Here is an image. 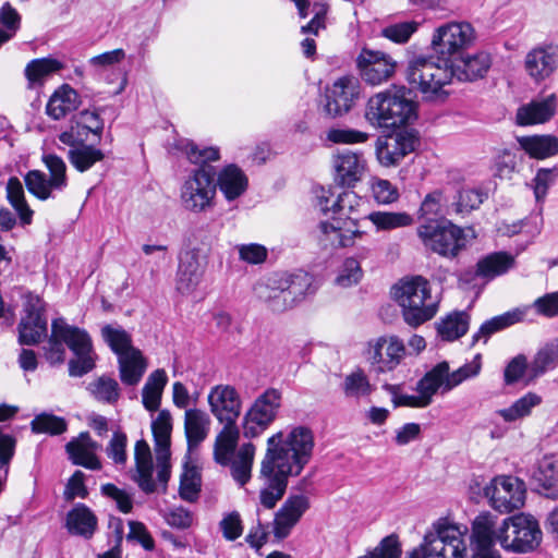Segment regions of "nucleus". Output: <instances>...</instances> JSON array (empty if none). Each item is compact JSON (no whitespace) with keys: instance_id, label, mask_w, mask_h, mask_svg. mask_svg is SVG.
I'll return each instance as SVG.
<instances>
[{"instance_id":"69168bd1","label":"nucleus","mask_w":558,"mask_h":558,"mask_svg":"<svg viewBox=\"0 0 558 558\" xmlns=\"http://www.w3.org/2000/svg\"><path fill=\"white\" fill-rule=\"evenodd\" d=\"M529 311L527 306L517 307L508 311L501 315H497L490 318V333L501 331L517 323L524 319Z\"/></svg>"},{"instance_id":"4468645a","label":"nucleus","mask_w":558,"mask_h":558,"mask_svg":"<svg viewBox=\"0 0 558 558\" xmlns=\"http://www.w3.org/2000/svg\"><path fill=\"white\" fill-rule=\"evenodd\" d=\"M360 95L359 80L352 75L337 78L325 89L324 112L336 119L349 113Z\"/></svg>"},{"instance_id":"bb28decb","label":"nucleus","mask_w":558,"mask_h":558,"mask_svg":"<svg viewBox=\"0 0 558 558\" xmlns=\"http://www.w3.org/2000/svg\"><path fill=\"white\" fill-rule=\"evenodd\" d=\"M558 56L551 48L537 47L525 56L524 69L535 82L549 77L557 68Z\"/></svg>"},{"instance_id":"7ed1b4c3","label":"nucleus","mask_w":558,"mask_h":558,"mask_svg":"<svg viewBox=\"0 0 558 558\" xmlns=\"http://www.w3.org/2000/svg\"><path fill=\"white\" fill-rule=\"evenodd\" d=\"M64 344L73 352L75 359L69 361V374L82 377L95 367L92 338L85 329L69 325L59 317L51 323V335L45 350V357L51 364H62L65 360Z\"/></svg>"},{"instance_id":"39448f33","label":"nucleus","mask_w":558,"mask_h":558,"mask_svg":"<svg viewBox=\"0 0 558 558\" xmlns=\"http://www.w3.org/2000/svg\"><path fill=\"white\" fill-rule=\"evenodd\" d=\"M440 62L423 54L414 56L408 62L407 81L424 100L442 102L448 97L444 87L452 82V71L446 61Z\"/></svg>"},{"instance_id":"aec40b11","label":"nucleus","mask_w":558,"mask_h":558,"mask_svg":"<svg viewBox=\"0 0 558 558\" xmlns=\"http://www.w3.org/2000/svg\"><path fill=\"white\" fill-rule=\"evenodd\" d=\"M211 413L222 424H236L241 413V399L235 388L226 386L214 387L208 395Z\"/></svg>"},{"instance_id":"5701e85b","label":"nucleus","mask_w":558,"mask_h":558,"mask_svg":"<svg viewBox=\"0 0 558 558\" xmlns=\"http://www.w3.org/2000/svg\"><path fill=\"white\" fill-rule=\"evenodd\" d=\"M205 267L201 264L198 250L192 248L179 258L175 288L181 294H190L202 281Z\"/></svg>"},{"instance_id":"cd10ccee","label":"nucleus","mask_w":558,"mask_h":558,"mask_svg":"<svg viewBox=\"0 0 558 558\" xmlns=\"http://www.w3.org/2000/svg\"><path fill=\"white\" fill-rule=\"evenodd\" d=\"M533 489L548 499H558V469L553 458L538 461L532 475Z\"/></svg>"},{"instance_id":"1a4fd4ad","label":"nucleus","mask_w":558,"mask_h":558,"mask_svg":"<svg viewBox=\"0 0 558 558\" xmlns=\"http://www.w3.org/2000/svg\"><path fill=\"white\" fill-rule=\"evenodd\" d=\"M424 247L446 258H454L466 245L462 228L445 218H429L416 229Z\"/></svg>"},{"instance_id":"c85d7f7f","label":"nucleus","mask_w":558,"mask_h":558,"mask_svg":"<svg viewBox=\"0 0 558 558\" xmlns=\"http://www.w3.org/2000/svg\"><path fill=\"white\" fill-rule=\"evenodd\" d=\"M452 78L459 81H474L482 78L488 71V54L482 52L480 54L456 57L448 62Z\"/></svg>"},{"instance_id":"338daca9","label":"nucleus","mask_w":558,"mask_h":558,"mask_svg":"<svg viewBox=\"0 0 558 558\" xmlns=\"http://www.w3.org/2000/svg\"><path fill=\"white\" fill-rule=\"evenodd\" d=\"M483 202V195L473 189H463L459 191L457 201L453 203L454 211L458 214H468L477 208Z\"/></svg>"},{"instance_id":"4d7b16f0","label":"nucleus","mask_w":558,"mask_h":558,"mask_svg":"<svg viewBox=\"0 0 558 558\" xmlns=\"http://www.w3.org/2000/svg\"><path fill=\"white\" fill-rule=\"evenodd\" d=\"M363 277V270L360 260L356 257H348L344 259L336 283L340 287L348 288L360 282Z\"/></svg>"},{"instance_id":"bf43d9fd","label":"nucleus","mask_w":558,"mask_h":558,"mask_svg":"<svg viewBox=\"0 0 558 558\" xmlns=\"http://www.w3.org/2000/svg\"><path fill=\"white\" fill-rule=\"evenodd\" d=\"M514 150V148H502L496 151L494 157L495 177L499 179L511 178L517 165Z\"/></svg>"},{"instance_id":"f8f14e48","label":"nucleus","mask_w":558,"mask_h":558,"mask_svg":"<svg viewBox=\"0 0 558 558\" xmlns=\"http://www.w3.org/2000/svg\"><path fill=\"white\" fill-rule=\"evenodd\" d=\"M216 169L205 166L192 171L181 190V202L186 210L202 213L213 207L216 195Z\"/></svg>"},{"instance_id":"0e129e2a","label":"nucleus","mask_w":558,"mask_h":558,"mask_svg":"<svg viewBox=\"0 0 558 558\" xmlns=\"http://www.w3.org/2000/svg\"><path fill=\"white\" fill-rule=\"evenodd\" d=\"M518 255L519 252L514 255L506 251L490 253V280L514 268Z\"/></svg>"},{"instance_id":"e2e57ef3","label":"nucleus","mask_w":558,"mask_h":558,"mask_svg":"<svg viewBox=\"0 0 558 558\" xmlns=\"http://www.w3.org/2000/svg\"><path fill=\"white\" fill-rule=\"evenodd\" d=\"M442 192L433 191L428 193L423 199L420 210L418 219L425 222L429 218H444L441 214Z\"/></svg>"},{"instance_id":"412c9836","label":"nucleus","mask_w":558,"mask_h":558,"mask_svg":"<svg viewBox=\"0 0 558 558\" xmlns=\"http://www.w3.org/2000/svg\"><path fill=\"white\" fill-rule=\"evenodd\" d=\"M333 180L338 186L353 187L362 179L365 160L362 155L344 149L332 157Z\"/></svg>"},{"instance_id":"2eb2a0df","label":"nucleus","mask_w":558,"mask_h":558,"mask_svg":"<svg viewBox=\"0 0 558 558\" xmlns=\"http://www.w3.org/2000/svg\"><path fill=\"white\" fill-rule=\"evenodd\" d=\"M525 484L512 475H497L490 480V507L500 513L521 508L525 501Z\"/></svg>"},{"instance_id":"de8ad7c7","label":"nucleus","mask_w":558,"mask_h":558,"mask_svg":"<svg viewBox=\"0 0 558 558\" xmlns=\"http://www.w3.org/2000/svg\"><path fill=\"white\" fill-rule=\"evenodd\" d=\"M367 219L376 227L377 231H391L398 228L409 227L413 218L408 213L373 211Z\"/></svg>"},{"instance_id":"c756f323","label":"nucleus","mask_w":558,"mask_h":558,"mask_svg":"<svg viewBox=\"0 0 558 558\" xmlns=\"http://www.w3.org/2000/svg\"><path fill=\"white\" fill-rule=\"evenodd\" d=\"M97 517L85 504H76L66 514L65 526L72 535L90 539L97 530Z\"/></svg>"},{"instance_id":"3c124183","label":"nucleus","mask_w":558,"mask_h":558,"mask_svg":"<svg viewBox=\"0 0 558 558\" xmlns=\"http://www.w3.org/2000/svg\"><path fill=\"white\" fill-rule=\"evenodd\" d=\"M542 402V398L534 393L527 392L518 399L511 407L496 412L506 422H514L531 413V410Z\"/></svg>"},{"instance_id":"dca6fc26","label":"nucleus","mask_w":558,"mask_h":558,"mask_svg":"<svg viewBox=\"0 0 558 558\" xmlns=\"http://www.w3.org/2000/svg\"><path fill=\"white\" fill-rule=\"evenodd\" d=\"M25 315L19 324V342L35 345L48 336L45 305L39 296H29L24 306Z\"/></svg>"},{"instance_id":"603ef678","label":"nucleus","mask_w":558,"mask_h":558,"mask_svg":"<svg viewBox=\"0 0 558 558\" xmlns=\"http://www.w3.org/2000/svg\"><path fill=\"white\" fill-rule=\"evenodd\" d=\"M32 432L35 434H48L57 436L63 434L68 428L66 421L52 413L43 412L35 415L31 422Z\"/></svg>"},{"instance_id":"0eeeda50","label":"nucleus","mask_w":558,"mask_h":558,"mask_svg":"<svg viewBox=\"0 0 558 558\" xmlns=\"http://www.w3.org/2000/svg\"><path fill=\"white\" fill-rule=\"evenodd\" d=\"M407 88L386 90L372 96L366 105L365 119L376 128H399L415 119V104L407 97Z\"/></svg>"},{"instance_id":"2f4dec72","label":"nucleus","mask_w":558,"mask_h":558,"mask_svg":"<svg viewBox=\"0 0 558 558\" xmlns=\"http://www.w3.org/2000/svg\"><path fill=\"white\" fill-rule=\"evenodd\" d=\"M134 458L136 465V482L140 488L151 494L156 492V484L153 480V459L148 444L144 439H140L135 444Z\"/></svg>"},{"instance_id":"393cba45","label":"nucleus","mask_w":558,"mask_h":558,"mask_svg":"<svg viewBox=\"0 0 558 558\" xmlns=\"http://www.w3.org/2000/svg\"><path fill=\"white\" fill-rule=\"evenodd\" d=\"M312 284L308 274H295L289 276L271 295L272 308L283 311L293 303L301 301Z\"/></svg>"},{"instance_id":"e433bc0d","label":"nucleus","mask_w":558,"mask_h":558,"mask_svg":"<svg viewBox=\"0 0 558 558\" xmlns=\"http://www.w3.org/2000/svg\"><path fill=\"white\" fill-rule=\"evenodd\" d=\"M558 365V339H554L541 348L535 354L529 367V378L525 384L529 385L535 378L545 374L547 371Z\"/></svg>"},{"instance_id":"774afa93","label":"nucleus","mask_w":558,"mask_h":558,"mask_svg":"<svg viewBox=\"0 0 558 558\" xmlns=\"http://www.w3.org/2000/svg\"><path fill=\"white\" fill-rule=\"evenodd\" d=\"M219 529L227 541H235L243 533V523L238 511L226 513L219 522Z\"/></svg>"},{"instance_id":"6e6552de","label":"nucleus","mask_w":558,"mask_h":558,"mask_svg":"<svg viewBox=\"0 0 558 558\" xmlns=\"http://www.w3.org/2000/svg\"><path fill=\"white\" fill-rule=\"evenodd\" d=\"M497 541L506 550L513 553L533 551L542 542L538 521L531 514L518 513L502 520L501 525L494 530L490 520V545Z\"/></svg>"},{"instance_id":"423d86ee","label":"nucleus","mask_w":558,"mask_h":558,"mask_svg":"<svg viewBox=\"0 0 558 558\" xmlns=\"http://www.w3.org/2000/svg\"><path fill=\"white\" fill-rule=\"evenodd\" d=\"M392 294L402 307L404 322L417 327L432 319L438 310V301L430 294L429 282L422 276L401 280L392 288Z\"/></svg>"},{"instance_id":"f03ea898","label":"nucleus","mask_w":558,"mask_h":558,"mask_svg":"<svg viewBox=\"0 0 558 558\" xmlns=\"http://www.w3.org/2000/svg\"><path fill=\"white\" fill-rule=\"evenodd\" d=\"M466 527L446 520H438L432 526L418 548L421 558H488V512H481L472 523L470 536L471 556L463 539Z\"/></svg>"},{"instance_id":"09e8293b","label":"nucleus","mask_w":558,"mask_h":558,"mask_svg":"<svg viewBox=\"0 0 558 558\" xmlns=\"http://www.w3.org/2000/svg\"><path fill=\"white\" fill-rule=\"evenodd\" d=\"M27 191L40 201L53 197L54 184L47 174L40 170H31L24 175Z\"/></svg>"},{"instance_id":"9d476101","label":"nucleus","mask_w":558,"mask_h":558,"mask_svg":"<svg viewBox=\"0 0 558 558\" xmlns=\"http://www.w3.org/2000/svg\"><path fill=\"white\" fill-rule=\"evenodd\" d=\"M481 360L482 355L476 354L470 363L464 364L452 373H449V364L446 361L435 365L416 384L417 396L423 408L432 403L434 395L439 389L441 393H446L465 379L477 375L481 369Z\"/></svg>"},{"instance_id":"c9c22d12","label":"nucleus","mask_w":558,"mask_h":558,"mask_svg":"<svg viewBox=\"0 0 558 558\" xmlns=\"http://www.w3.org/2000/svg\"><path fill=\"white\" fill-rule=\"evenodd\" d=\"M520 147L535 159H545L558 154V137L550 134L518 137Z\"/></svg>"},{"instance_id":"13d9d810","label":"nucleus","mask_w":558,"mask_h":558,"mask_svg":"<svg viewBox=\"0 0 558 558\" xmlns=\"http://www.w3.org/2000/svg\"><path fill=\"white\" fill-rule=\"evenodd\" d=\"M94 138L93 131H89L84 124L73 118L70 128L59 135V141L68 146L87 144L93 142Z\"/></svg>"},{"instance_id":"4be33fe9","label":"nucleus","mask_w":558,"mask_h":558,"mask_svg":"<svg viewBox=\"0 0 558 558\" xmlns=\"http://www.w3.org/2000/svg\"><path fill=\"white\" fill-rule=\"evenodd\" d=\"M308 508L310 500L306 496L290 495L275 514V536L280 539L286 538Z\"/></svg>"},{"instance_id":"052dcab7","label":"nucleus","mask_w":558,"mask_h":558,"mask_svg":"<svg viewBox=\"0 0 558 558\" xmlns=\"http://www.w3.org/2000/svg\"><path fill=\"white\" fill-rule=\"evenodd\" d=\"M417 27L418 23L414 21L400 22L383 28L381 35L393 43L404 44L417 31Z\"/></svg>"},{"instance_id":"f704fd0d","label":"nucleus","mask_w":558,"mask_h":558,"mask_svg":"<svg viewBox=\"0 0 558 558\" xmlns=\"http://www.w3.org/2000/svg\"><path fill=\"white\" fill-rule=\"evenodd\" d=\"M223 425L216 437L214 457L218 464L227 466L231 462V458L235 456L240 430L236 424Z\"/></svg>"},{"instance_id":"ea45409f","label":"nucleus","mask_w":558,"mask_h":558,"mask_svg":"<svg viewBox=\"0 0 558 558\" xmlns=\"http://www.w3.org/2000/svg\"><path fill=\"white\" fill-rule=\"evenodd\" d=\"M167 381V374L161 368L154 371L148 376L142 391V402L146 410L156 411L159 408Z\"/></svg>"},{"instance_id":"8fccbe9b","label":"nucleus","mask_w":558,"mask_h":558,"mask_svg":"<svg viewBox=\"0 0 558 558\" xmlns=\"http://www.w3.org/2000/svg\"><path fill=\"white\" fill-rule=\"evenodd\" d=\"M177 148L184 151L192 163L198 165V168L210 166V161H216L220 158L219 149L217 147L198 148L196 144L189 140L178 141Z\"/></svg>"},{"instance_id":"6ab92c4d","label":"nucleus","mask_w":558,"mask_h":558,"mask_svg":"<svg viewBox=\"0 0 558 558\" xmlns=\"http://www.w3.org/2000/svg\"><path fill=\"white\" fill-rule=\"evenodd\" d=\"M405 354L403 341L396 336L379 337L368 343L367 360L376 373L395 369Z\"/></svg>"},{"instance_id":"a211bd4d","label":"nucleus","mask_w":558,"mask_h":558,"mask_svg":"<svg viewBox=\"0 0 558 558\" xmlns=\"http://www.w3.org/2000/svg\"><path fill=\"white\" fill-rule=\"evenodd\" d=\"M356 64L363 81L369 85L387 82L396 72L397 62L387 53L363 48Z\"/></svg>"},{"instance_id":"79ce46f5","label":"nucleus","mask_w":558,"mask_h":558,"mask_svg":"<svg viewBox=\"0 0 558 558\" xmlns=\"http://www.w3.org/2000/svg\"><path fill=\"white\" fill-rule=\"evenodd\" d=\"M63 69V64L57 59L39 58L27 63L24 75L28 82V87L41 85L52 73Z\"/></svg>"},{"instance_id":"5fc2aeb1","label":"nucleus","mask_w":558,"mask_h":558,"mask_svg":"<svg viewBox=\"0 0 558 558\" xmlns=\"http://www.w3.org/2000/svg\"><path fill=\"white\" fill-rule=\"evenodd\" d=\"M43 162L50 173V179L57 192H62L68 186L66 165L63 159L54 154L43 156Z\"/></svg>"},{"instance_id":"f257e3e1","label":"nucleus","mask_w":558,"mask_h":558,"mask_svg":"<svg viewBox=\"0 0 558 558\" xmlns=\"http://www.w3.org/2000/svg\"><path fill=\"white\" fill-rule=\"evenodd\" d=\"M315 450L312 428L294 425L280 430L267 439V449L260 462L259 504L274 509L288 488L289 477L301 475L311 462Z\"/></svg>"},{"instance_id":"ddd939ff","label":"nucleus","mask_w":558,"mask_h":558,"mask_svg":"<svg viewBox=\"0 0 558 558\" xmlns=\"http://www.w3.org/2000/svg\"><path fill=\"white\" fill-rule=\"evenodd\" d=\"M281 392L266 389L258 396L243 416L242 434L247 439L259 437L276 421L281 407Z\"/></svg>"},{"instance_id":"9b49d317","label":"nucleus","mask_w":558,"mask_h":558,"mask_svg":"<svg viewBox=\"0 0 558 558\" xmlns=\"http://www.w3.org/2000/svg\"><path fill=\"white\" fill-rule=\"evenodd\" d=\"M475 40V31L468 22H450L437 27L432 38V49L439 61L450 62L460 57Z\"/></svg>"},{"instance_id":"a878e982","label":"nucleus","mask_w":558,"mask_h":558,"mask_svg":"<svg viewBox=\"0 0 558 558\" xmlns=\"http://www.w3.org/2000/svg\"><path fill=\"white\" fill-rule=\"evenodd\" d=\"M99 447L100 445L92 439L88 432H83L76 439L65 445V450L74 465L97 471L101 469V463L95 454Z\"/></svg>"},{"instance_id":"37998d69","label":"nucleus","mask_w":558,"mask_h":558,"mask_svg":"<svg viewBox=\"0 0 558 558\" xmlns=\"http://www.w3.org/2000/svg\"><path fill=\"white\" fill-rule=\"evenodd\" d=\"M7 197L11 206L17 213L21 223L23 226L31 225L34 211L29 208L25 199L24 189L19 178H9L7 182Z\"/></svg>"},{"instance_id":"b1692460","label":"nucleus","mask_w":558,"mask_h":558,"mask_svg":"<svg viewBox=\"0 0 558 558\" xmlns=\"http://www.w3.org/2000/svg\"><path fill=\"white\" fill-rule=\"evenodd\" d=\"M557 105L556 94L533 99L518 108L515 123L521 126L545 123L555 116Z\"/></svg>"},{"instance_id":"72a5a7b5","label":"nucleus","mask_w":558,"mask_h":558,"mask_svg":"<svg viewBox=\"0 0 558 558\" xmlns=\"http://www.w3.org/2000/svg\"><path fill=\"white\" fill-rule=\"evenodd\" d=\"M210 418L199 409H187L184 414V432L189 449L197 447L208 435Z\"/></svg>"},{"instance_id":"680f3d73","label":"nucleus","mask_w":558,"mask_h":558,"mask_svg":"<svg viewBox=\"0 0 558 558\" xmlns=\"http://www.w3.org/2000/svg\"><path fill=\"white\" fill-rule=\"evenodd\" d=\"M401 553V544L398 535L390 534L384 537L373 551L357 558H400Z\"/></svg>"},{"instance_id":"58836bf2","label":"nucleus","mask_w":558,"mask_h":558,"mask_svg":"<svg viewBox=\"0 0 558 558\" xmlns=\"http://www.w3.org/2000/svg\"><path fill=\"white\" fill-rule=\"evenodd\" d=\"M118 363L120 379L128 386L137 385L146 371V363L140 350L119 357Z\"/></svg>"},{"instance_id":"7c9ffc66","label":"nucleus","mask_w":558,"mask_h":558,"mask_svg":"<svg viewBox=\"0 0 558 558\" xmlns=\"http://www.w3.org/2000/svg\"><path fill=\"white\" fill-rule=\"evenodd\" d=\"M217 183L220 192L231 202L239 198L247 189L248 180L245 173L234 163L223 167L216 172Z\"/></svg>"},{"instance_id":"49530a36","label":"nucleus","mask_w":558,"mask_h":558,"mask_svg":"<svg viewBox=\"0 0 558 558\" xmlns=\"http://www.w3.org/2000/svg\"><path fill=\"white\" fill-rule=\"evenodd\" d=\"M87 389L97 401L106 404H114L120 398L118 381L106 375L89 383Z\"/></svg>"},{"instance_id":"f3484780","label":"nucleus","mask_w":558,"mask_h":558,"mask_svg":"<svg viewBox=\"0 0 558 558\" xmlns=\"http://www.w3.org/2000/svg\"><path fill=\"white\" fill-rule=\"evenodd\" d=\"M417 145L418 138L413 131L400 130L377 140L376 156L385 167L397 166Z\"/></svg>"},{"instance_id":"4c0bfd02","label":"nucleus","mask_w":558,"mask_h":558,"mask_svg":"<svg viewBox=\"0 0 558 558\" xmlns=\"http://www.w3.org/2000/svg\"><path fill=\"white\" fill-rule=\"evenodd\" d=\"M255 450L252 442H246L240 447L234 458H231V475L240 486H244L251 480Z\"/></svg>"},{"instance_id":"a19ab883","label":"nucleus","mask_w":558,"mask_h":558,"mask_svg":"<svg viewBox=\"0 0 558 558\" xmlns=\"http://www.w3.org/2000/svg\"><path fill=\"white\" fill-rule=\"evenodd\" d=\"M70 147L68 159L80 172L89 170L96 162L105 158L102 150L93 144H77Z\"/></svg>"},{"instance_id":"864d4df0","label":"nucleus","mask_w":558,"mask_h":558,"mask_svg":"<svg viewBox=\"0 0 558 558\" xmlns=\"http://www.w3.org/2000/svg\"><path fill=\"white\" fill-rule=\"evenodd\" d=\"M202 480L196 466H185L180 480V497L189 502L198 499L201 493Z\"/></svg>"},{"instance_id":"a18cd8bd","label":"nucleus","mask_w":558,"mask_h":558,"mask_svg":"<svg viewBox=\"0 0 558 558\" xmlns=\"http://www.w3.org/2000/svg\"><path fill=\"white\" fill-rule=\"evenodd\" d=\"M101 336L118 359L137 350L132 344L131 335L121 327L106 325L101 329Z\"/></svg>"},{"instance_id":"473e14b6","label":"nucleus","mask_w":558,"mask_h":558,"mask_svg":"<svg viewBox=\"0 0 558 558\" xmlns=\"http://www.w3.org/2000/svg\"><path fill=\"white\" fill-rule=\"evenodd\" d=\"M81 105L80 95L70 85L59 87L49 98L46 113L53 120H60L76 110Z\"/></svg>"},{"instance_id":"6e6d98bb","label":"nucleus","mask_w":558,"mask_h":558,"mask_svg":"<svg viewBox=\"0 0 558 558\" xmlns=\"http://www.w3.org/2000/svg\"><path fill=\"white\" fill-rule=\"evenodd\" d=\"M345 397L360 398L371 393V384L362 369H357L345 376L342 384Z\"/></svg>"},{"instance_id":"c03bdc74","label":"nucleus","mask_w":558,"mask_h":558,"mask_svg":"<svg viewBox=\"0 0 558 558\" xmlns=\"http://www.w3.org/2000/svg\"><path fill=\"white\" fill-rule=\"evenodd\" d=\"M436 328L442 340H457L466 333L469 329V316L464 312L449 314L436 324Z\"/></svg>"},{"instance_id":"20e7f679","label":"nucleus","mask_w":558,"mask_h":558,"mask_svg":"<svg viewBox=\"0 0 558 558\" xmlns=\"http://www.w3.org/2000/svg\"><path fill=\"white\" fill-rule=\"evenodd\" d=\"M332 193L319 187L316 191L317 206L325 215L331 213L330 218L319 222V230L333 246L349 247L354 244L355 239L364 235L357 229V220L350 215L357 204V196L350 191L340 193L331 207H328Z\"/></svg>"}]
</instances>
